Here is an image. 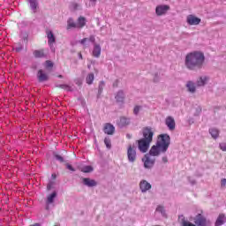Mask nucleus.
<instances>
[{"label":"nucleus","mask_w":226,"mask_h":226,"mask_svg":"<svg viewBox=\"0 0 226 226\" xmlns=\"http://www.w3.org/2000/svg\"><path fill=\"white\" fill-rule=\"evenodd\" d=\"M102 93H103V87H99L97 98H100V96H102Z\"/></svg>","instance_id":"nucleus-42"},{"label":"nucleus","mask_w":226,"mask_h":226,"mask_svg":"<svg viewBox=\"0 0 226 226\" xmlns=\"http://www.w3.org/2000/svg\"><path fill=\"white\" fill-rule=\"evenodd\" d=\"M187 179H188L190 185H192V186H194V185H197V181L195 179L192 178L191 177H188Z\"/></svg>","instance_id":"nucleus-38"},{"label":"nucleus","mask_w":226,"mask_h":226,"mask_svg":"<svg viewBox=\"0 0 226 226\" xmlns=\"http://www.w3.org/2000/svg\"><path fill=\"white\" fill-rule=\"evenodd\" d=\"M208 133L209 135H211L214 140H216L220 137V131L218 130V128H215V127H211L208 130Z\"/></svg>","instance_id":"nucleus-16"},{"label":"nucleus","mask_w":226,"mask_h":226,"mask_svg":"<svg viewBox=\"0 0 226 226\" xmlns=\"http://www.w3.org/2000/svg\"><path fill=\"white\" fill-rule=\"evenodd\" d=\"M96 39L94 38V36L91 35L89 38H84L79 41V43H81V45H83L86 49V47H89V41H91V43H94Z\"/></svg>","instance_id":"nucleus-15"},{"label":"nucleus","mask_w":226,"mask_h":226,"mask_svg":"<svg viewBox=\"0 0 226 226\" xmlns=\"http://www.w3.org/2000/svg\"><path fill=\"white\" fill-rule=\"evenodd\" d=\"M87 84H88L89 86H91V84H93V80H94V74L90 73L87 76Z\"/></svg>","instance_id":"nucleus-32"},{"label":"nucleus","mask_w":226,"mask_h":226,"mask_svg":"<svg viewBox=\"0 0 226 226\" xmlns=\"http://www.w3.org/2000/svg\"><path fill=\"white\" fill-rule=\"evenodd\" d=\"M34 70H36V64L33 65Z\"/></svg>","instance_id":"nucleus-50"},{"label":"nucleus","mask_w":226,"mask_h":226,"mask_svg":"<svg viewBox=\"0 0 226 226\" xmlns=\"http://www.w3.org/2000/svg\"><path fill=\"white\" fill-rule=\"evenodd\" d=\"M207 80H209V79L206 76L200 77L198 79V83L197 86H206V84H207Z\"/></svg>","instance_id":"nucleus-28"},{"label":"nucleus","mask_w":226,"mask_h":226,"mask_svg":"<svg viewBox=\"0 0 226 226\" xmlns=\"http://www.w3.org/2000/svg\"><path fill=\"white\" fill-rule=\"evenodd\" d=\"M80 172H83L84 174H90V172H93L94 169L91 165H85L83 167L79 168Z\"/></svg>","instance_id":"nucleus-20"},{"label":"nucleus","mask_w":226,"mask_h":226,"mask_svg":"<svg viewBox=\"0 0 226 226\" xmlns=\"http://www.w3.org/2000/svg\"><path fill=\"white\" fill-rule=\"evenodd\" d=\"M126 138H127V139H132V134L127 133V134H126Z\"/></svg>","instance_id":"nucleus-48"},{"label":"nucleus","mask_w":226,"mask_h":226,"mask_svg":"<svg viewBox=\"0 0 226 226\" xmlns=\"http://www.w3.org/2000/svg\"><path fill=\"white\" fill-rule=\"evenodd\" d=\"M34 56L36 58L45 57V50L44 49H37L34 51Z\"/></svg>","instance_id":"nucleus-25"},{"label":"nucleus","mask_w":226,"mask_h":226,"mask_svg":"<svg viewBox=\"0 0 226 226\" xmlns=\"http://www.w3.org/2000/svg\"><path fill=\"white\" fill-rule=\"evenodd\" d=\"M71 8H72V10H78L79 9V4L72 3L71 4Z\"/></svg>","instance_id":"nucleus-41"},{"label":"nucleus","mask_w":226,"mask_h":226,"mask_svg":"<svg viewBox=\"0 0 226 226\" xmlns=\"http://www.w3.org/2000/svg\"><path fill=\"white\" fill-rule=\"evenodd\" d=\"M90 3H96V0H89Z\"/></svg>","instance_id":"nucleus-49"},{"label":"nucleus","mask_w":226,"mask_h":226,"mask_svg":"<svg viewBox=\"0 0 226 226\" xmlns=\"http://www.w3.org/2000/svg\"><path fill=\"white\" fill-rule=\"evenodd\" d=\"M47 38H48V43L49 45L52 46L54 43H56V36H54V33L50 30L46 31Z\"/></svg>","instance_id":"nucleus-17"},{"label":"nucleus","mask_w":226,"mask_h":226,"mask_svg":"<svg viewBox=\"0 0 226 226\" xmlns=\"http://www.w3.org/2000/svg\"><path fill=\"white\" fill-rule=\"evenodd\" d=\"M186 87L188 93H192V94L195 93V91H197V87L195 86H187Z\"/></svg>","instance_id":"nucleus-35"},{"label":"nucleus","mask_w":226,"mask_h":226,"mask_svg":"<svg viewBox=\"0 0 226 226\" xmlns=\"http://www.w3.org/2000/svg\"><path fill=\"white\" fill-rule=\"evenodd\" d=\"M80 59H82V54L79 55Z\"/></svg>","instance_id":"nucleus-51"},{"label":"nucleus","mask_w":226,"mask_h":226,"mask_svg":"<svg viewBox=\"0 0 226 226\" xmlns=\"http://www.w3.org/2000/svg\"><path fill=\"white\" fill-rule=\"evenodd\" d=\"M55 160H56V162H59L60 163H64V157H63L62 155H59L58 154L54 153L53 154Z\"/></svg>","instance_id":"nucleus-31"},{"label":"nucleus","mask_w":226,"mask_h":226,"mask_svg":"<svg viewBox=\"0 0 226 226\" xmlns=\"http://www.w3.org/2000/svg\"><path fill=\"white\" fill-rule=\"evenodd\" d=\"M127 160L129 163H135L137 162V147L130 145L127 148Z\"/></svg>","instance_id":"nucleus-3"},{"label":"nucleus","mask_w":226,"mask_h":226,"mask_svg":"<svg viewBox=\"0 0 226 226\" xmlns=\"http://www.w3.org/2000/svg\"><path fill=\"white\" fill-rule=\"evenodd\" d=\"M219 147L221 151H226V143H220Z\"/></svg>","instance_id":"nucleus-39"},{"label":"nucleus","mask_w":226,"mask_h":226,"mask_svg":"<svg viewBox=\"0 0 226 226\" xmlns=\"http://www.w3.org/2000/svg\"><path fill=\"white\" fill-rule=\"evenodd\" d=\"M76 24H77L79 29H82V27H84V26H86V18L79 17L78 19V23H76Z\"/></svg>","instance_id":"nucleus-30"},{"label":"nucleus","mask_w":226,"mask_h":226,"mask_svg":"<svg viewBox=\"0 0 226 226\" xmlns=\"http://www.w3.org/2000/svg\"><path fill=\"white\" fill-rule=\"evenodd\" d=\"M56 197H57V192L54 191L51 194H49L47 198L46 203L53 204L54 200H56Z\"/></svg>","instance_id":"nucleus-22"},{"label":"nucleus","mask_w":226,"mask_h":226,"mask_svg":"<svg viewBox=\"0 0 226 226\" xmlns=\"http://www.w3.org/2000/svg\"><path fill=\"white\" fill-rule=\"evenodd\" d=\"M101 55H102V47H100V44H94V50H93L94 57H100Z\"/></svg>","instance_id":"nucleus-19"},{"label":"nucleus","mask_w":226,"mask_h":226,"mask_svg":"<svg viewBox=\"0 0 226 226\" xmlns=\"http://www.w3.org/2000/svg\"><path fill=\"white\" fill-rule=\"evenodd\" d=\"M151 143L144 139L138 140V147L141 153H147Z\"/></svg>","instance_id":"nucleus-6"},{"label":"nucleus","mask_w":226,"mask_h":226,"mask_svg":"<svg viewBox=\"0 0 226 226\" xmlns=\"http://www.w3.org/2000/svg\"><path fill=\"white\" fill-rule=\"evenodd\" d=\"M60 87L64 89V91H66V93H75V91H77V88L72 86H60Z\"/></svg>","instance_id":"nucleus-27"},{"label":"nucleus","mask_w":226,"mask_h":226,"mask_svg":"<svg viewBox=\"0 0 226 226\" xmlns=\"http://www.w3.org/2000/svg\"><path fill=\"white\" fill-rule=\"evenodd\" d=\"M170 146V136L169 134H161L159 135V140H157L156 145H154L150 151V156H158L160 153H167Z\"/></svg>","instance_id":"nucleus-2"},{"label":"nucleus","mask_w":226,"mask_h":226,"mask_svg":"<svg viewBox=\"0 0 226 226\" xmlns=\"http://www.w3.org/2000/svg\"><path fill=\"white\" fill-rule=\"evenodd\" d=\"M104 144H105L107 149H110V147H112V143L110 141V139H109V138L104 139Z\"/></svg>","instance_id":"nucleus-34"},{"label":"nucleus","mask_w":226,"mask_h":226,"mask_svg":"<svg viewBox=\"0 0 226 226\" xmlns=\"http://www.w3.org/2000/svg\"><path fill=\"white\" fill-rule=\"evenodd\" d=\"M103 132L107 135H114V132H116V127H114L112 124H106Z\"/></svg>","instance_id":"nucleus-12"},{"label":"nucleus","mask_w":226,"mask_h":226,"mask_svg":"<svg viewBox=\"0 0 226 226\" xmlns=\"http://www.w3.org/2000/svg\"><path fill=\"white\" fill-rule=\"evenodd\" d=\"M226 223L225 214H220L215 221V226H222Z\"/></svg>","instance_id":"nucleus-18"},{"label":"nucleus","mask_w":226,"mask_h":226,"mask_svg":"<svg viewBox=\"0 0 226 226\" xmlns=\"http://www.w3.org/2000/svg\"><path fill=\"white\" fill-rule=\"evenodd\" d=\"M154 165V161L151 160L149 157H147L146 161L144 162L145 169H151Z\"/></svg>","instance_id":"nucleus-26"},{"label":"nucleus","mask_w":226,"mask_h":226,"mask_svg":"<svg viewBox=\"0 0 226 226\" xmlns=\"http://www.w3.org/2000/svg\"><path fill=\"white\" fill-rule=\"evenodd\" d=\"M154 135V132H153V130L151 127H145L143 129V139L147 140V142H153V136Z\"/></svg>","instance_id":"nucleus-5"},{"label":"nucleus","mask_w":226,"mask_h":226,"mask_svg":"<svg viewBox=\"0 0 226 226\" xmlns=\"http://www.w3.org/2000/svg\"><path fill=\"white\" fill-rule=\"evenodd\" d=\"M46 209L49 210V206L46 207Z\"/></svg>","instance_id":"nucleus-53"},{"label":"nucleus","mask_w":226,"mask_h":226,"mask_svg":"<svg viewBox=\"0 0 226 226\" xmlns=\"http://www.w3.org/2000/svg\"><path fill=\"white\" fill-rule=\"evenodd\" d=\"M170 10V5H157L155 8V13L157 17H162V15H166L167 11Z\"/></svg>","instance_id":"nucleus-7"},{"label":"nucleus","mask_w":226,"mask_h":226,"mask_svg":"<svg viewBox=\"0 0 226 226\" xmlns=\"http://www.w3.org/2000/svg\"><path fill=\"white\" fill-rule=\"evenodd\" d=\"M194 223L198 226H211V221L206 219L201 214H198L194 218Z\"/></svg>","instance_id":"nucleus-4"},{"label":"nucleus","mask_w":226,"mask_h":226,"mask_svg":"<svg viewBox=\"0 0 226 226\" xmlns=\"http://www.w3.org/2000/svg\"><path fill=\"white\" fill-rule=\"evenodd\" d=\"M47 189H48V190H52V184H49V185H47Z\"/></svg>","instance_id":"nucleus-45"},{"label":"nucleus","mask_w":226,"mask_h":226,"mask_svg":"<svg viewBox=\"0 0 226 226\" xmlns=\"http://www.w3.org/2000/svg\"><path fill=\"white\" fill-rule=\"evenodd\" d=\"M30 3V8L34 13H36V10L38 9V3H36V0H28Z\"/></svg>","instance_id":"nucleus-29"},{"label":"nucleus","mask_w":226,"mask_h":226,"mask_svg":"<svg viewBox=\"0 0 226 226\" xmlns=\"http://www.w3.org/2000/svg\"><path fill=\"white\" fill-rule=\"evenodd\" d=\"M66 165V169H68V170H71L72 172H75V168H73V166H72V164L67 163Z\"/></svg>","instance_id":"nucleus-40"},{"label":"nucleus","mask_w":226,"mask_h":226,"mask_svg":"<svg viewBox=\"0 0 226 226\" xmlns=\"http://www.w3.org/2000/svg\"><path fill=\"white\" fill-rule=\"evenodd\" d=\"M157 213H161L162 216H165V207L163 206H158L156 207Z\"/></svg>","instance_id":"nucleus-33"},{"label":"nucleus","mask_w":226,"mask_h":226,"mask_svg":"<svg viewBox=\"0 0 226 226\" xmlns=\"http://www.w3.org/2000/svg\"><path fill=\"white\" fill-rule=\"evenodd\" d=\"M162 162L163 163H167V162H169V159L167 158V156L162 157Z\"/></svg>","instance_id":"nucleus-44"},{"label":"nucleus","mask_w":226,"mask_h":226,"mask_svg":"<svg viewBox=\"0 0 226 226\" xmlns=\"http://www.w3.org/2000/svg\"><path fill=\"white\" fill-rule=\"evenodd\" d=\"M139 188H140L142 193H146V192H147V190H151V184H149L146 180H142L139 183Z\"/></svg>","instance_id":"nucleus-14"},{"label":"nucleus","mask_w":226,"mask_h":226,"mask_svg":"<svg viewBox=\"0 0 226 226\" xmlns=\"http://www.w3.org/2000/svg\"><path fill=\"white\" fill-rule=\"evenodd\" d=\"M205 60L204 53L193 51L186 55L185 66L188 70H199L202 68Z\"/></svg>","instance_id":"nucleus-1"},{"label":"nucleus","mask_w":226,"mask_h":226,"mask_svg":"<svg viewBox=\"0 0 226 226\" xmlns=\"http://www.w3.org/2000/svg\"><path fill=\"white\" fill-rule=\"evenodd\" d=\"M117 126L120 128H124V126H128L130 124V120L129 118H126V117H121L117 121Z\"/></svg>","instance_id":"nucleus-11"},{"label":"nucleus","mask_w":226,"mask_h":226,"mask_svg":"<svg viewBox=\"0 0 226 226\" xmlns=\"http://www.w3.org/2000/svg\"><path fill=\"white\" fill-rule=\"evenodd\" d=\"M124 98L126 95L123 90L118 91L115 96L117 103H124Z\"/></svg>","instance_id":"nucleus-13"},{"label":"nucleus","mask_w":226,"mask_h":226,"mask_svg":"<svg viewBox=\"0 0 226 226\" xmlns=\"http://www.w3.org/2000/svg\"><path fill=\"white\" fill-rule=\"evenodd\" d=\"M186 22L189 24V26H199L200 24L201 19L200 18H197L194 15H188L186 18Z\"/></svg>","instance_id":"nucleus-9"},{"label":"nucleus","mask_w":226,"mask_h":226,"mask_svg":"<svg viewBox=\"0 0 226 226\" xmlns=\"http://www.w3.org/2000/svg\"><path fill=\"white\" fill-rule=\"evenodd\" d=\"M51 177H52V179H56V178L57 177V176L56 175V173H53V174L51 175Z\"/></svg>","instance_id":"nucleus-46"},{"label":"nucleus","mask_w":226,"mask_h":226,"mask_svg":"<svg viewBox=\"0 0 226 226\" xmlns=\"http://www.w3.org/2000/svg\"><path fill=\"white\" fill-rule=\"evenodd\" d=\"M186 86H193V82L192 81H189Z\"/></svg>","instance_id":"nucleus-47"},{"label":"nucleus","mask_w":226,"mask_h":226,"mask_svg":"<svg viewBox=\"0 0 226 226\" xmlns=\"http://www.w3.org/2000/svg\"><path fill=\"white\" fill-rule=\"evenodd\" d=\"M226 185V179L225 178H222L221 180V186H225Z\"/></svg>","instance_id":"nucleus-43"},{"label":"nucleus","mask_w":226,"mask_h":226,"mask_svg":"<svg viewBox=\"0 0 226 226\" xmlns=\"http://www.w3.org/2000/svg\"><path fill=\"white\" fill-rule=\"evenodd\" d=\"M45 66L46 68H53L54 63H52V61L48 60L45 62Z\"/></svg>","instance_id":"nucleus-37"},{"label":"nucleus","mask_w":226,"mask_h":226,"mask_svg":"<svg viewBox=\"0 0 226 226\" xmlns=\"http://www.w3.org/2000/svg\"><path fill=\"white\" fill-rule=\"evenodd\" d=\"M37 77L40 82H43L49 79V77L43 72L42 70L38 71Z\"/></svg>","instance_id":"nucleus-23"},{"label":"nucleus","mask_w":226,"mask_h":226,"mask_svg":"<svg viewBox=\"0 0 226 226\" xmlns=\"http://www.w3.org/2000/svg\"><path fill=\"white\" fill-rule=\"evenodd\" d=\"M179 220L181 221L182 226H197L193 223H192L190 221H186L184 215L179 216Z\"/></svg>","instance_id":"nucleus-24"},{"label":"nucleus","mask_w":226,"mask_h":226,"mask_svg":"<svg viewBox=\"0 0 226 226\" xmlns=\"http://www.w3.org/2000/svg\"><path fill=\"white\" fill-rule=\"evenodd\" d=\"M139 112H140V106H135L133 109L134 116H139Z\"/></svg>","instance_id":"nucleus-36"},{"label":"nucleus","mask_w":226,"mask_h":226,"mask_svg":"<svg viewBox=\"0 0 226 226\" xmlns=\"http://www.w3.org/2000/svg\"><path fill=\"white\" fill-rule=\"evenodd\" d=\"M77 28H78V25L73 20V19H69L67 20V30L70 31V29H77Z\"/></svg>","instance_id":"nucleus-21"},{"label":"nucleus","mask_w":226,"mask_h":226,"mask_svg":"<svg viewBox=\"0 0 226 226\" xmlns=\"http://www.w3.org/2000/svg\"><path fill=\"white\" fill-rule=\"evenodd\" d=\"M58 77H59L60 79H62V78H63V76H62V75H59Z\"/></svg>","instance_id":"nucleus-52"},{"label":"nucleus","mask_w":226,"mask_h":226,"mask_svg":"<svg viewBox=\"0 0 226 226\" xmlns=\"http://www.w3.org/2000/svg\"><path fill=\"white\" fill-rule=\"evenodd\" d=\"M81 181L82 185H84V186H87V188H94V186H98V182L89 177H82Z\"/></svg>","instance_id":"nucleus-8"},{"label":"nucleus","mask_w":226,"mask_h":226,"mask_svg":"<svg viewBox=\"0 0 226 226\" xmlns=\"http://www.w3.org/2000/svg\"><path fill=\"white\" fill-rule=\"evenodd\" d=\"M165 124L171 132L176 130V120H174V117H168L165 120Z\"/></svg>","instance_id":"nucleus-10"}]
</instances>
